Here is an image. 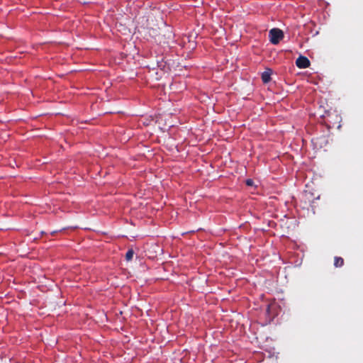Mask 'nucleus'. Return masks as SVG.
I'll use <instances>...</instances> for the list:
<instances>
[{
    "label": "nucleus",
    "instance_id": "f257e3e1",
    "mask_svg": "<svg viewBox=\"0 0 363 363\" xmlns=\"http://www.w3.org/2000/svg\"><path fill=\"white\" fill-rule=\"evenodd\" d=\"M269 40L273 45H277L284 38V33L279 28H272L269 30Z\"/></svg>",
    "mask_w": 363,
    "mask_h": 363
},
{
    "label": "nucleus",
    "instance_id": "f03ea898",
    "mask_svg": "<svg viewBox=\"0 0 363 363\" xmlns=\"http://www.w3.org/2000/svg\"><path fill=\"white\" fill-rule=\"evenodd\" d=\"M311 62L309 60L304 56H299L296 60V65L300 69H305L310 66Z\"/></svg>",
    "mask_w": 363,
    "mask_h": 363
},
{
    "label": "nucleus",
    "instance_id": "7ed1b4c3",
    "mask_svg": "<svg viewBox=\"0 0 363 363\" xmlns=\"http://www.w3.org/2000/svg\"><path fill=\"white\" fill-rule=\"evenodd\" d=\"M272 69H268L262 74V80L264 83H268L271 80Z\"/></svg>",
    "mask_w": 363,
    "mask_h": 363
},
{
    "label": "nucleus",
    "instance_id": "20e7f679",
    "mask_svg": "<svg viewBox=\"0 0 363 363\" xmlns=\"http://www.w3.org/2000/svg\"><path fill=\"white\" fill-rule=\"evenodd\" d=\"M344 264V259L340 257H335L334 258V266L335 267H341Z\"/></svg>",
    "mask_w": 363,
    "mask_h": 363
},
{
    "label": "nucleus",
    "instance_id": "39448f33",
    "mask_svg": "<svg viewBox=\"0 0 363 363\" xmlns=\"http://www.w3.org/2000/svg\"><path fill=\"white\" fill-rule=\"evenodd\" d=\"M133 255H134V251L132 249L128 250L125 254L126 260L130 261L133 259Z\"/></svg>",
    "mask_w": 363,
    "mask_h": 363
},
{
    "label": "nucleus",
    "instance_id": "423d86ee",
    "mask_svg": "<svg viewBox=\"0 0 363 363\" xmlns=\"http://www.w3.org/2000/svg\"><path fill=\"white\" fill-rule=\"evenodd\" d=\"M245 183H246V184H247V186H253V185H254V182H253V180H252V179H247V180H246V182H245Z\"/></svg>",
    "mask_w": 363,
    "mask_h": 363
},
{
    "label": "nucleus",
    "instance_id": "0eeeda50",
    "mask_svg": "<svg viewBox=\"0 0 363 363\" xmlns=\"http://www.w3.org/2000/svg\"><path fill=\"white\" fill-rule=\"evenodd\" d=\"M13 162L16 165L18 166V164H17V160H13Z\"/></svg>",
    "mask_w": 363,
    "mask_h": 363
}]
</instances>
